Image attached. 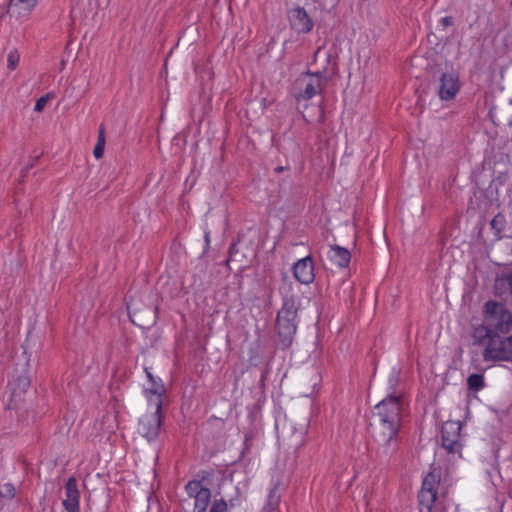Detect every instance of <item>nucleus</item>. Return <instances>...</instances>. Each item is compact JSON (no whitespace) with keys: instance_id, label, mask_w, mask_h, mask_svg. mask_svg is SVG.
<instances>
[{"instance_id":"f257e3e1","label":"nucleus","mask_w":512,"mask_h":512,"mask_svg":"<svg viewBox=\"0 0 512 512\" xmlns=\"http://www.w3.org/2000/svg\"><path fill=\"white\" fill-rule=\"evenodd\" d=\"M401 394L387 395L374 408L371 435L376 444L375 459L379 464H389L400 444Z\"/></svg>"},{"instance_id":"f03ea898","label":"nucleus","mask_w":512,"mask_h":512,"mask_svg":"<svg viewBox=\"0 0 512 512\" xmlns=\"http://www.w3.org/2000/svg\"><path fill=\"white\" fill-rule=\"evenodd\" d=\"M282 306L277 313L275 330L283 349L291 346L298 327V310L300 301L294 292L293 282L287 273H282V283L279 286Z\"/></svg>"},{"instance_id":"7ed1b4c3","label":"nucleus","mask_w":512,"mask_h":512,"mask_svg":"<svg viewBox=\"0 0 512 512\" xmlns=\"http://www.w3.org/2000/svg\"><path fill=\"white\" fill-rule=\"evenodd\" d=\"M483 320L494 333L508 334L512 327V312L505 304L489 300L483 306Z\"/></svg>"},{"instance_id":"20e7f679","label":"nucleus","mask_w":512,"mask_h":512,"mask_svg":"<svg viewBox=\"0 0 512 512\" xmlns=\"http://www.w3.org/2000/svg\"><path fill=\"white\" fill-rule=\"evenodd\" d=\"M324 71H307L300 75L295 81V99L297 102L308 101L315 95L322 93L326 87Z\"/></svg>"},{"instance_id":"39448f33","label":"nucleus","mask_w":512,"mask_h":512,"mask_svg":"<svg viewBox=\"0 0 512 512\" xmlns=\"http://www.w3.org/2000/svg\"><path fill=\"white\" fill-rule=\"evenodd\" d=\"M485 362H512V335L495 333L482 353Z\"/></svg>"},{"instance_id":"423d86ee","label":"nucleus","mask_w":512,"mask_h":512,"mask_svg":"<svg viewBox=\"0 0 512 512\" xmlns=\"http://www.w3.org/2000/svg\"><path fill=\"white\" fill-rule=\"evenodd\" d=\"M441 480V470L432 468L424 477L420 491L418 492L419 512H433L437 499V488Z\"/></svg>"},{"instance_id":"0eeeda50","label":"nucleus","mask_w":512,"mask_h":512,"mask_svg":"<svg viewBox=\"0 0 512 512\" xmlns=\"http://www.w3.org/2000/svg\"><path fill=\"white\" fill-rule=\"evenodd\" d=\"M162 399L154 401L155 411L144 415L138 423V433L147 439L148 442H155L161 431L162 426Z\"/></svg>"},{"instance_id":"6e6552de","label":"nucleus","mask_w":512,"mask_h":512,"mask_svg":"<svg viewBox=\"0 0 512 512\" xmlns=\"http://www.w3.org/2000/svg\"><path fill=\"white\" fill-rule=\"evenodd\" d=\"M462 425L460 421H446L442 425L441 443L442 447L449 453H460L462 444L460 442Z\"/></svg>"},{"instance_id":"1a4fd4ad","label":"nucleus","mask_w":512,"mask_h":512,"mask_svg":"<svg viewBox=\"0 0 512 512\" xmlns=\"http://www.w3.org/2000/svg\"><path fill=\"white\" fill-rule=\"evenodd\" d=\"M460 90V81L456 73H442L439 78L437 89L438 96L443 101H450L455 98Z\"/></svg>"},{"instance_id":"9d476101","label":"nucleus","mask_w":512,"mask_h":512,"mask_svg":"<svg viewBox=\"0 0 512 512\" xmlns=\"http://www.w3.org/2000/svg\"><path fill=\"white\" fill-rule=\"evenodd\" d=\"M291 28L298 33L306 34L313 29L314 22L303 7H295L288 12Z\"/></svg>"},{"instance_id":"9b49d317","label":"nucleus","mask_w":512,"mask_h":512,"mask_svg":"<svg viewBox=\"0 0 512 512\" xmlns=\"http://www.w3.org/2000/svg\"><path fill=\"white\" fill-rule=\"evenodd\" d=\"M292 270L294 278L301 284H311L315 279L314 261L311 256L299 259L294 263Z\"/></svg>"},{"instance_id":"f8f14e48","label":"nucleus","mask_w":512,"mask_h":512,"mask_svg":"<svg viewBox=\"0 0 512 512\" xmlns=\"http://www.w3.org/2000/svg\"><path fill=\"white\" fill-rule=\"evenodd\" d=\"M65 499L63 506L67 512H80V492L77 486V480L70 477L65 484Z\"/></svg>"},{"instance_id":"ddd939ff","label":"nucleus","mask_w":512,"mask_h":512,"mask_svg":"<svg viewBox=\"0 0 512 512\" xmlns=\"http://www.w3.org/2000/svg\"><path fill=\"white\" fill-rule=\"evenodd\" d=\"M145 373L148 378V380L151 383V387L145 389V394L149 400L150 405L154 404V401H157L158 399H162V396L165 394L166 389L164 387V384L162 383V380L160 378H156L149 368H145Z\"/></svg>"},{"instance_id":"4468645a","label":"nucleus","mask_w":512,"mask_h":512,"mask_svg":"<svg viewBox=\"0 0 512 512\" xmlns=\"http://www.w3.org/2000/svg\"><path fill=\"white\" fill-rule=\"evenodd\" d=\"M495 289L505 301L512 305V269L503 272L496 278Z\"/></svg>"},{"instance_id":"2eb2a0df","label":"nucleus","mask_w":512,"mask_h":512,"mask_svg":"<svg viewBox=\"0 0 512 512\" xmlns=\"http://www.w3.org/2000/svg\"><path fill=\"white\" fill-rule=\"evenodd\" d=\"M328 257L333 264L340 268H347L351 260L349 250L339 245L330 246Z\"/></svg>"},{"instance_id":"dca6fc26","label":"nucleus","mask_w":512,"mask_h":512,"mask_svg":"<svg viewBox=\"0 0 512 512\" xmlns=\"http://www.w3.org/2000/svg\"><path fill=\"white\" fill-rule=\"evenodd\" d=\"M494 334L495 333L490 329V327H488V325H486L485 321L483 320L482 324L473 326L471 334L473 345L484 346L485 348Z\"/></svg>"},{"instance_id":"f3484780","label":"nucleus","mask_w":512,"mask_h":512,"mask_svg":"<svg viewBox=\"0 0 512 512\" xmlns=\"http://www.w3.org/2000/svg\"><path fill=\"white\" fill-rule=\"evenodd\" d=\"M279 482H275L269 491L267 501L260 512H275L279 508L281 495L278 492Z\"/></svg>"},{"instance_id":"a211bd4d","label":"nucleus","mask_w":512,"mask_h":512,"mask_svg":"<svg viewBox=\"0 0 512 512\" xmlns=\"http://www.w3.org/2000/svg\"><path fill=\"white\" fill-rule=\"evenodd\" d=\"M193 512H206L207 507L211 501V491L209 488L200 492V495L194 498Z\"/></svg>"},{"instance_id":"6ab92c4d","label":"nucleus","mask_w":512,"mask_h":512,"mask_svg":"<svg viewBox=\"0 0 512 512\" xmlns=\"http://www.w3.org/2000/svg\"><path fill=\"white\" fill-rule=\"evenodd\" d=\"M36 4L37 0H9L7 13H10L16 8H20L27 15L32 11Z\"/></svg>"},{"instance_id":"aec40b11","label":"nucleus","mask_w":512,"mask_h":512,"mask_svg":"<svg viewBox=\"0 0 512 512\" xmlns=\"http://www.w3.org/2000/svg\"><path fill=\"white\" fill-rule=\"evenodd\" d=\"M12 396H20L24 394L30 387V379L26 375H20L14 380Z\"/></svg>"},{"instance_id":"412c9836","label":"nucleus","mask_w":512,"mask_h":512,"mask_svg":"<svg viewBox=\"0 0 512 512\" xmlns=\"http://www.w3.org/2000/svg\"><path fill=\"white\" fill-rule=\"evenodd\" d=\"M491 229L497 238L502 237V233L506 227V219L502 213L496 214L490 222Z\"/></svg>"},{"instance_id":"4be33fe9","label":"nucleus","mask_w":512,"mask_h":512,"mask_svg":"<svg viewBox=\"0 0 512 512\" xmlns=\"http://www.w3.org/2000/svg\"><path fill=\"white\" fill-rule=\"evenodd\" d=\"M468 389L474 392H478L485 387V381L483 374H471L467 378Z\"/></svg>"},{"instance_id":"5701e85b","label":"nucleus","mask_w":512,"mask_h":512,"mask_svg":"<svg viewBox=\"0 0 512 512\" xmlns=\"http://www.w3.org/2000/svg\"><path fill=\"white\" fill-rule=\"evenodd\" d=\"M206 489L207 487H204L200 480H191L185 486V490L188 496L192 498H195L196 496L200 495V492H203V490Z\"/></svg>"},{"instance_id":"b1692460","label":"nucleus","mask_w":512,"mask_h":512,"mask_svg":"<svg viewBox=\"0 0 512 512\" xmlns=\"http://www.w3.org/2000/svg\"><path fill=\"white\" fill-rule=\"evenodd\" d=\"M15 496V487L11 483H5L0 486V497L11 500Z\"/></svg>"},{"instance_id":"393cba45","label":"nucleus","mask_w":512,"mask_h":512,"mask_svg":"<svg viewBox=\"0 0 512 512\" xmlns=\"http://www.w3.org/2000/svg\"><path fill=\"white\" fill-rule=\"evenodd\" d=\"M228 510V503L223 498L215 499L209 512H226Z\"/></svg>"},{"instance_id":"a878e982","label":"nucleus","mask_w":512,"mask_h":512,"mask_svg":"<svg viewBox=\"0 0 512 512\" xmlns=\"http://www.w3.org/2000/svg\"><path fill=\"white\" fill-rule=\"evenodd\" d=\"M127 309H128L129 317H130L132 323H134L137 326L144 327V325H145L144 323H139L135 319V317H137L139 321L141 320L139 315H138V311L131 312V306L130 305H127Z\"/></svg>"},{"instance_id":"bb28decb","label":"nucleus","mask_w":512,"mask_h":512,"mask_svg":"<svg viewBox=\"0 0 512 512\" xmlns=\"http://www.w3.org/2000/svg\"><path fill=\"white\" fill-rule=\"evenodd\" d=\"M48 101V96H42L40 97L35 104L34 110L36 112H41L43 108L45 107L46 103Z\"/></svg>"},{"instance_id":"cd10ccee","label":"nucleus","mask_w":512,"mask_h":512,"mask_svg":"<svg viewBox=\"0 0 512 512\" xmlns=\"http://www.w3.org/2000/svg\"><path fill=\"white\" fill-rule=\"evenodd\" d=\"M104 148H105V146H102V145H99V144L95 145L94 150H93V154H94V157L96 159H100L103 156Z\"/></svg>"},{"instance_id":"c85d7f7f","label":"nucleus","mask_w":512,"mask_h":512,"mask_svg":"<svg viewBox=\"0 0 512 512\" xmlns=\"http://www.w3.org/2000/svg\"><path fill=\"white\" fill-rule=\"evenodd\" d=\"M18 61H19L18 56H14L13 54H10L8 56V67L12 70L15 69L18 64Z\"/></svg>"},{"instance_id":"c756f323","label":"nucleus","mask_w":512,"mask_h":512,"mask_svg":"<svg viewBox=\"0 0 512 512\" xmlns=\"http://www.w3.org/2000/svg\"><path fill=\"white\" fill-rule=\"evenodd\" d=\"M252 440H253V434L246 433L245 438H244V445H245L244 451H248L250 449V447L252 445Z\"/></svg>"},{"instance_id":"7c9ffc66","label":"nucleus","mask_w":512,"mask_h":512,"mask_svg":"<svg viewBox=\"0 0 512 512\" xmlns=\"http://www.w3.org/2000/svg\"><path fill=\"white\" fill-rule=\"evenodd\" d=\"M96 144L105 146V134H104V127H103V125H100V127H99V134H98V139H97V143Z\"/></svg>"},{"instance_id":"2f4dec72","label":"nucleus","mask_w":512,"mask_h":512,"mask_svg":"<svg viewBox=\"0 0 512 512\" xmlns=\"http://www.w3.org/2000/svg\"><path fill=\"white\" fill-rule=\"evenodd\" d=\"M440 22L444 27H448L454 24V19L452 16H445L440 20Z\"/></svg>"},{"instance_id":"473e14b6","label":"nucleus","mask_w":512,"mask_h":512,"mask_svg":"<svg viewBox=\"0 0 512 512\" xmlns=\"http://www.w3.org/2000/svg\"><path fill=\"white\" fill-rule=\"evenodd\" d=\"M227 503H228V507L234 508L240 504V501H239L238 497H234V498H231L229 500V502H227Z\"/></svg>"},{"instance_id":"72a5a7b5","label":"nucleus","mask_w":512,"mask_h":512,"mask_svg":"<svg viewBox=\"0 0 512 512\" xmlns=\"http://www.w3.org/2000/svg\"><path fill=\"white\" fill-rule=\"evenodd\" d=\"M267 375H268V370H264L262 373H261V377H260V385L261 387H264L265 386V381L267 379Z\"/></svg>"},{"instance_id":"f704fd0d","label":"nucleus","mask_w":512,"mask_h":512,"mask_svg":"<svg viewBox=\"0 0 512 512\" xmlns=\"http://www.w3.org/2000/svg\"><path fill=\"white\" fill-rule=\"evenodd\" d=\"M289 167L288 166H277L274 171L275 173H280V172H283L284 170H288Z\"/></svg>"},{"instance_id":"c9c22d12","label":"nucleus","mask_w":512,"mask_h":512,"mask_svg":"<svg viewBox=\"0 0 512 512\" xmlns=\"http://www.w3.org/2000/svg\"><path fill=\"white\" fill-rule=\"evenodd\" d=\"M235 247H236V244H232L230 246V249H229V253H230V259L232 258V255H233V252L235 250Z\"/></svg>"},{"instance_id":"e433bc0d","label":"nucleus","mask_w":512,"mask_h":512,"mask_svg":"<svg viewBox=\"0 0 512 512\" xmlns=\"http://www.w3.org/2000/svg\"><path fill=\"white\" fill-rule=\"evenodd\" d=\"M205 240L207 243H209V233L208 232L205 233Z\"/></svg>"},{"instance_id":"4c0bfd02","label":"nucleus","mask_w":512,"mask_h":512,"mask_svg":"<svg viewBox=\"0 0 512 512\" xmlns=\"http://www.w3.org/2000/svg\"><path fill=\"white\" fill-rule=\"evenodd\" d=\"M155 322V316L152 317L150 321H148L146 324L154 323Z\"/></svg>"},{"instance_id":"58836bf2","label":"nucleus","mask_w":512,"mask_h":512,"mask_svg":"<svg viewBox=\"0 0 512 512\" xmlns=\"http://www.w3.org/2000/svg\"><path fill=\"white\" fill-rule=\"evenodd\" d=\"M146 311L151 313V309L150 308H146Z\"/></svg>"}]
</instances>
